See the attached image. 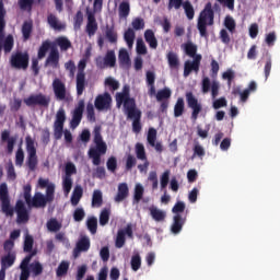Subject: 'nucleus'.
<instances>
[{
	"mask_svg": "<svg viewBox=\"0 0 280 280\" xmlns=\"http://www.w3.org/2000/svg\"><path fill=\"white\" fill-rule=\"evenodd\" d=\"M65 121H67V113L65 112V108H59L54 122V137L57 141L62 139V133L65 132Z\"/></svg>",
	"mask_w": 280,
	"mask_h": 280,
	"instance_id": "obj_9",
	"label": "nucleus"
},
{
	"mask_svg": "<svg viewBox=\"0 0 280 280\" xmlns=\"http://www.w3.org/2000/svg\"><path fill=\"white\" fill-rule=\"evenodd\" d=\"M24 253H28L25 258L20 264V280H28L30 279V261H32L33 257H36V249H34V236L26 234L24 238L23 245Z\"/></svg>",
	"mask_w": 280,
	"mask_h": 280,
	"instance_id": "obj_3",
	"label": "nucleus"
},
{
	"mask_svg": "<svg viewBox=\"0 0 280 280\" xmlns=\"http://www.w3.org/2000/svg\"><path fill=\"white\" fill-rule=\"evenodd\" d=\"M185 4L184 0H168L167 10H180Z\"/></svg>",
	"mask_w": 280,
	"mask_h": 280,
	"instance_id": "obj_61",
	"label": "nucleus"
},
{
	"mask_svg": "<svg viewBox=\"0 0 280 280\" xmlns=\"http://www.w3.org/2000/svg\"><path fill=\"white\" fill-rule=\"evenodd\" d=\"M155 97L158 102H163V100H170V97H172V90H170V88H164L163 90L158 91Z\"/></svg>",
	"mask_w": 280,
	"mask_h": 280,
	"instance_id": "obj_48",
	"label": "nucleus"
},
{
	"mask_svg": "<svg viewBox=\"0 0 280 280\" xmlns=\"http://www.w3.org/2000/svg\"><path fill=\"white\" fill-rule=\"evenodd\" d=\"M34 5V0H19L20 10H27L32 12V7Z\"/></svg>",
	"mask_w": 280,
	"mask_h": 280,
	"instance_id": "obj_64",
	"label": "nucleus"
},
{
	"mask_svg": "<svg viewBox=\"0 0 280 280\" xmlns=\"http://www.w3.org/2000/svg\"><path fill=\"white\" fill-rule=\"evenodd\" d=\"M45 67H51L52 69H60V52L58 48L52 47L45 61Z\"/></svg>",
	"mask_w": 280,
	"mask_h": 280,
	"instance_id": "obj_21",
	"label": "nucleus"
},
{
	"mask_svg": "<svg viewBox=\"0 0 280 280\" xmlns=\"http://www.w3.org/2000/svg\"><path fill=\"white\" fill-rule=\"evenodd\" d=\"M86 218V212H84V208H77L73 212L74 222H82Z\"/></svg>",
	"mask_w": 280,
	"mask_h": 280,
	"instance_id": "obj_63",
	"label": "nucleus"
},
{
	"mask_svg": "<svg viewBox=\"0 0 280 280\" xmlns=\"http://www.w3.org/2000/svg\"><path fill=\"white\" fill-rule=\"evenodd\" d=\"M184 12L188 19V21H194V16H196V11L194 10V5L189 0H186L184 4H182Z\"/></svg>",
	"mask_w": 280,
	"mask_h": 280,
	"instance_id": "obj_42",
	"label": "nucleus"
},
{
	"mask_svg": "<svg viewBox=\"0 0 280 280\" xmlns=\"http://www.w3.org/2000/svg\"><path fill=\"white\" fill-rule=\"evenodd\" d=\"M184 51L186 56H189V58H196L198 56V46L191 42H187L184 44Z\"/></svg>",
	"mask_w": 280,
	"mask_h": 280,
	"instance_id": "obj_38",
	"label": "nucleus"
},
{
	"mask_svg": "<svg viewBox=\"0 0 280 280\" xmlns=\"http://www.w3.org/2000/svg\"><path fill=\"white\" fill-rule=\"evenodd\" d=\"M94 143L96 148H91L89 150V156L92 159L93 165H102V156L108 151V145L105 143L102 137V127H95L94 131Z\"/></svg>",
	"mask_w": 280,
	"mask_h": 280,
	"instance_id": "obj_2",
	"label": "nucleus"
},
{
	"mask_svg": "<svg viewBox=\"0 0 280 280\" xmlns=\"http://www.w3.org/2000/svg\"><path fill=\"white\" fill-rule=\"evenodd\" d=\"M86 89V74H77V95L80 97Z\"/></svg>",
	"mask_w": 280,
	"mask_h": 280,
	"instance_id": "obj_34",
	"label": "nucleus"
},
{
	"mask_svg": "<svg viewBox=\"0 0 280 280\" xmlns=\"http://www.w3.org/2000/svg\"><path fill=\"white\" fill-rule=\"evenodd\" d=\"M117 106L124 104L125 110H131L132 108H137V103L135 98L130 97V86L125 85L122 89V93H118L116 95Z\"/></svg>",
	"mask_w": 280,
	"mask_h": 280,
	"instance_id": "obj_11",
	"label": "nucleus"
},
{
	"mask_svg": "<svg viewBox=\"0 0 280 280\" xmlns=\"http://www.w3.org/2000/svg\"><path fill=\"white\" fill-rule=\"evenodd\" d=\"M110 220V209L105 208L101 211L98 222L101 226H106Z\"/></svg>",
	"mask_w": 280,
	"mask_h": 280,
	"instance_id": "obj_46",
	"label": "nucleus"
},
{
	"mask_svg": "<svg viewBox=\"0 0 280 280\" xmlns=\"http://www.w3.org/2000/svg\"><path fill=\"white\" fill-rule=\"evenodd\" d=\"M156 129L154 127H150L147 133V141L151 148H154L160 154L163 152V144L161 142H156Z\"/></svg>",
	"mask_w": 280,
	"mask_h": 280,
	"instance_id": "obj_24",
	"label": "nucleus"
},
{
	"mask_svg": "<svg viewBox=\"0 0 280 280\" xmlns=\"http://www.w3.org/2000/svg\"><path fill=\"white\" fill-rule=\"evenodd\" d=\"M0 205L2 213L9 217L14 215V208L10 205V192L5 183L0 185Z\"/></svg>",
	"mask_w": 280,
	"mask_h": 280,
	"instance_id": "obj_7",
	"label": "nucleus"
},
{
	"mask_svg": "<svg viewBox=\"0 0 280 280\" xmlns=\"http://www.w3.org/2000/svg\"><path fill=\"white\" fill-rule=\"evenodd\" d=\"M126 115L128 119H132V132L139 135V132H141L142 130L141 112L137 107H135L132 109H127Z\"/></svg>",
	"mask_w": 280,
	"mask_h": 280,
	"instance_id": "obj_16",
	"label": "nucleus"
},
{
	"mask_svg": "<svg viewBox=\"0 0 280 280\" xmlns=\"http://www.w3.org/2000/svg\"><path fill=\"white\" fill-rule=\"evenodd\" d=\"M224 25L226 27V30L233 34L235 32V27H236V24H235V20L231 16V15H228L224 20Z\"/></svg>",
	"mask_w": 280,
	"mask_h": 280,
	"instance_id": "obj_60",
	"label": "nucleus"
},
{
	"mask_svg": "<svg viewBox=\"0 0 280 280\" xmlns=\"http://www.w3.org/2000/svg\"><path fill=\"white\" fill-rule=\"evenodd\" d=\"M90 248H91V238H89V236L86 235L81 236L75 244V247L73 249V255L74 257H78L80 253H88Z\"/></svg>",
	"mask_w": 280,
	"mask_h": 280,
	"instance_id": "obj_23",
	"label": "nucleus"
},
{
	"mask_svg": "<svg viewBox=\"0 0 280 280\" xmlns=\"http://www.w3.org/2000/svg\"><path fill=\"white\" fill-rule=\"evenodd\" d=\"M118 61L121 67V69H130V55L128 54V50L125 48H121L118 54Z\"/></svg>",
	"mask_w": 280,
	"mask_h": 280,
	"instance_id": "obj_29",
	"label": "nucleus"
},
{
	"mask_svg": "<svg viewBox=\"0 0 280 280\" xmlns=\"http://www.w3.org/2000/svg\"><path fill=\"white\" fill-rule=\"evenodd\" d=\"M119 19H128L130 16V2L122 1L118 7Z\"/></svg>",
	"mask_w": 280,
	"mask_h": 280,
	"instance_id": "obj_39",
	"label": "nucleus"
},
{
	"mask_svg": "<svg viewBox=\"0 0 280 280\" xmlns=\"http://www.w3.org/2000/svg\"><path fill=\"white\" fill-rule=\"evenodd\" d=\"M51 98L43 93L32 94L24 98V104L32 108L34 106H42V108H49Z\"/></svg>",
	"mask_w": 280,
	"mask_h": 280,
	"instance_id": "obj_8",
	"label": "nucleus"
},
{
	"mask_svg": "<svg viewBox=\"0 0 280 280\" xmlns=\"http://www.w3.org/2000/svg\"><path fill=\"white\" fill-rule=\"evenodd\" d=\"M104 205V197L102 190L95 189L92 195V207L100 208Z\"/></svg>",
	"mask_w": 280,
	"mask_h": 280,
	"instance_id": "obj_44",
	"label": "nucleus"
},
{
	"mask_svg": "<svg viewBox=\"0 0 280 280\" xmlns=\"http://www.w3.org/2000/svg\"><path fill=\"white\" fill-rule=\"evenodd\" d=\"M54 47H51V42L45 40L42 43L38 52H37V58L39 60H43L47 56V51L51 50Z\"/></svg>",
	"mask_w": 280,
	"mask_h": 280,
	"instance_id": "obj_41",
	"label": "nucleus"
},
{
	"mask_svg": "<svg viewBox=\"0 0 280 280\" xmlns=\"http://www.w3.org/2000/svg\"><path fill=\"white\" fill-rule=\"evenodd\" d=\"M67 272H69V261L63 260L57 267L56 276L57 277H66Z\"/></svg>",
	"mask_w": 280,
	"mask_h": 280,
	"instance_id": "obj_51",
	"label": "nucleus"
},
{
	"mask_svg": "<svg viewBox=\"0 0 280 280\" xmlns=\"http://www.w3.org/2000/svg\"><path fill=\"white\" fill-rule=\"evenodd\" d=\"M15 211L18 213V224H25L26 222H30V212H27V208H25V203L23 201H16Z\"/></svg>",
	"mask_w": 280,
	"mask_h": 280,
	"instance_id": "obj_20",
	"label": "nucleus"
},
{
	"mask_svg": "<svg viewBox=\"0 0 280 280\" xmlns=\"http://www.w3.org/2000/svg\"><path fill=\"white\" fill-rule=\"evenodd\" d=\"M211 91L212 100H215L220 94V83L218 81H212L209 77H203L201 80V92L207 94Z\"/></svg>",
	"mask_w": 280,
	"mask_h": 280,
	"instance_id": "obj_15",
	"label": "nucleus"
},
{
	"mask_svg": "<svg viewBox=\"0 0 280 280\" xmlns=\"http://www.w3.org/2000/svg\"><path fill=\"white\" fill-rule=\"evenodd\" d=\"M73 27L75 31L81 30L82 23H84V14L82 11H78L73 19Z\"/></svg>",
	"mask_w": 280,
	"mask_h": 280,
	"instance_id": "obj_55",
	"label": "nucleus"
},
{
	"mask_svg": "<svg viewBox=\"0 0 280 280\" xmlns=\"http://www.w3.org/2000/svg\"><path fill=\"white\" fill-rule=\"evenodd\" d=\"M186 102L188 108H191L192 110L190 116L192 121H197L198 116L200 115V113H202V104L198 102V98H196L192 92L186 93Z\"/></svg>",
	"mask_w": 280,
	"mask_h": 280,
	"instance_id": "obj_13",
	"label": "nucleus"
},
{
	"mask_svg": "<svg viewBox=\"0 0 280 280\" xmlns=\"http://www.w3.org/2000/svg\"><path fill=\"white\" fill-rule=\"evenodd\" d=\"M10 62L13 69H23L25 71L30 67V54L18 51L11 56Z\"/></svg>",
	"mask_w": 280,
	"mask_h": 280,
	"instance_id": "obj_12",
	"label": "nucleus"
},
{
	"mask_svg": "<svg viewBox=\"0 0 280 280\" xmlns=\"http://www.w3.org/2000/svg\"><path fill=\"white\" fill-rule=\"evenodd\" d=\"M150 215L155 222H165V218H167V213L156 207H151Z\"/></svg>",
	"mask_w": 280,
	"mask_h": 280,
	"instance_id": "obj_31",
	"label": "nucleus"
},
{
	"mask_svg": "<svg viewBox=\"0 0 280 280\" xmlns=\"http://www.w3.org/2000/svg\"><path fill=\"white\" fill-rule=\"evenodd\" d=\"M184 113H185V100L183 97H178L174 106V117H183Z\"/></svg>",
	"mask_w": 280,
	"mask_h": 280,
	"instance_id": "obj_43",
	"label": "nucleus"
},
{
	"mask_svg": "<svg viewBox=\"0 0 280 280\" xmlns=\"http://www.w3.org/2000/svg\"><path fill=\"white\" fill-rule=\"evenodd\" d=\"M126 244V234L124 230H118L115 246L116 248H124Z\"/></svg>",
	"mask_w": 280,
	"mask_h": 280,
	"instance_id": "obj_53",
	"label": "nucleus"
},
{
	"mask_svg": "<svg viewBox=\"0 0 280 280\" xmlns=\"http://www.w3.org/2000/svg\"><path fill=\"white\" fill-rule=\"evenodd\" d=\"M200 60H202L201 55H197L192 61H185L184 63V78H189L191 74V71H195V73H198L200 71Z\"/></svg>",
	"mask_w": 280,
	"mask_h": 280,
	"instance_id": "obj_19",
	"label": "nucleus"
},
{
	"mask_svg": "<svg viewBox=\"0 0 280 280\" xmlns=\"http://www.w3.org/2000/svg\"><path fill=\"white\" fill-rule=\"evenodd\" d=\"M95 65L98 69H113L117 65V56L115 50H107L105 56H98L95 59Z\"/></svg>",
	"mask_w": 280,
	"mask_h": 280,
	"instance_id": "obj_10",
	"label": "nucleus"
},
{
	"mask_svg": "<svg viewBox=\"0 0 280 280\" xmlns=\"http://www.w3.org/2000/svg\"><path fill=\"white\" fill-rule=\"evenodd\" d=\"M47 23L52 30H65V24L60 23L58 18L54 15L52 13H49L47 16Z\"/></svg>",
	"mask_w": 280,
	"mask_h": 280,
	"instance_id": "obj_37",
	"label": "nucleus"
},
{
	"mask_svg": "<svg viewBox=\"0 0 280 280\" xmlns=\"http://www.w3.org/2000/svg\"><path fill=\"white\" fill-rule=\"evenodd\" d=\"M30 268V273L32 272L33 277H40V275H43V265L39 261L32 262L28 270Z\"/></svg>",
	"mask_w": 280,
	"mask_h": 280,
	"instance_id": "obj_50",
	"label": "nucleus"
},
{
	"mask_svg": "<svg viewBox=\"0 0 280 280\" xmlns=\"http://www.w3.org/2000/svg\"><path fill=\"white\" fill-rule=\"evenodd\" d=\"M52 91L57 100L62 101L67 98V85H65L62 80L57 78L52 81Z\"/></svg>",
	"mask_w": 280,
	"mask_h": 280,
	"instance_id": "obj_22",
	"label": "nucleus"
},
{
	"mask_svg": "<svg viewBox=\"0 0 280 280\" xmlns=\"http://www.w3.org/2000/svg\"><path fill=\"white\" fill-rule=\"evenodd\" d=\"M25 161V152L23 151V148H19L15 152V165L18 167H23V163Z\"/></svg>",
	"mask_w": 280,
	"mask_h": 280,
	"instance_id": "obj_56",
	"label": "nucleus"
},
{
	"mask_svg": "<svg viewBox=\"0 0 280 280\" xmlns=\"http://www.w3.org/2000/svg\"><path fill=\"white\" fill-rule=\"evenodd\" d=\"M130 190L128 189V184L121 183L118 185V192L115 196V202H124L128 198Z\"/></svg>",
	"mask_w": 280,
	"mask_h": 280,
	"instance_id": "obj_28",
	"label": "nucleus"
},
{
	"mask_svg": "<svg viewBox=\"0 0 280 280\" xmlns=\"http://www.w3.org/2000/svg\"><path fill=\"white\" fill-rule=\"evenodd\" d=\"M257 91V82L250 81L248 86L242 92V86L237 85L232 89V95L237 97L240 95L241 102H248V97H250V93H255Z\"/></svg>",
	"mask_w": 280,
	"mask_h": 280,
	"instance_id": "obj_14",
	"label": "nucleus"
},
{
	"mask_svg": "<svg viewBox=\"0 0 280 280\" xmlns=\"http://www.w3.org/2000/svg\"><path fill=\"white\" fill-rule=\"evenodd\" d=\"M4 50V54H10L14 49V36L8 35L3 38V32L0 33V51Z\"/></svg>",
	"mask_w": 280,
	"mask_h": 280,
	"instance_id": "obj_26",
	"label": "nucleus"
},
{
	"mask_svg": "<svg viewBox=\"0 0 280 280\" xmlns=\"http://www.w3.org/2000/svg\"><path fill=\"white\" fill-rule=\"evenodd\" d=\"M1 141L7 142V154H12L16 145V137H10V131L4 130L1 132Z\"/></svg>",
	"mask_w": 280,
	"mask_h": 280,
	"instance_id": "obj_27",
	"label": "nucleus"
},
{
	"mask_svg": "<svg viewBox=\"0 0 280 280\" xmlns=\"http://www.w3.org/2000/svg\"><path fill=\"white\" fill-rule=\"evenodd\" d=\"M144 189L141 184H137L135 187L133 200L135 202H141L143 198Z\"/></svg>",
	"mask_w": 280,
	"mask_h": 280,
	"instance_id": "obj_58",
	"label": "nucleus"
},
{
	"mask_svg": "<svg viewBox=\"0 0 280 280\" xmlns=\"http://www.w3.org/2000/svg\"><path fill=\"white\" fill-rule=\"evenodd\" d=\"M141 268V256L136 254L131 257V269L137 272Z\"/></svg>",
	"mask_w": 280,
	"mask_h": 280,
	"instance_id": "obj_62",
	"label": "nucleus"
},
{
	"mask_svg": "<svg viewBox=\"0 0 280 280\" xmlns=\"http://www.w3.org/2000/svg\"><path fill=\"white\" fill-rule=\"evenodd\" d=\"M56 43L58 47H60L61 51H68V49H71V42L67 37H63V36L58 37L56 39Z\"/></svg>",
	"mask_w": 280,
	"mask_h": 280,
	"instance_id": "obj_47",
	"label": "nucleus"
},
{
	"mask_svg": "<svg viewBox=\"0 0 280 280\" xmlns=\"http://www.w3.org/2000/svg\"><path fill=\"white\" fill-rule=\"evenodd\" d=\"M144 40L148 43L150 49H156L159 47V40L156 39V35H154V31L148 28L144 32Z\"/></svg>",
	"mask_w": 280,
	"mask_h": 280,
	"instance_id": "obj_30",
	"label": "nucleus"
},
{
	"mask_svg": "<svg viewBox=\"0 0 280 280\" xmlns=\"http://www.w3.org/2000/svg\"><path fill=\"white\" fill-rule=\"evenodd\" d=\"M34 30V24L32 21H25L22 25V36L24 40H30L32 36V31Z\"/></svg>",
	"mask_w": 280,
	"mask_h": 280,
	"instance_id": "obj_40",
	"label": "nucleus"
},
{
	"mask_svg": "<svg viewBox=\"0 0 280 280\" xmlns=\"http://www.w3.org/2000/svg\"><path fill=\"white\" fill-rule=\"evenodd\" d=\"M86 226L88 230L92 235H95L97 233V218L91 217L86 220Z\"/></svg>",
	"mask_w": 280,
	"mask_h": 280,
	"instance_id": "obj_52",
	"label": "nucleus"
},
{
	"mask_svg": "<svg viewBox=\"0 0 280 280\" xmlns=\"http://www.w3.org/2000/svg\"><path fill=\"white\" fill-rule=\"evenodd\" d=\"M105 37L107 38L108 43H117V31H115V27L107 26L105 31Z\"/></svg>",
	"mask_w": 280,
	"mask_h": 280,
	"instance_id": "obj_49",
	"label": "nucleus"
},
{
	"mask_svg": "<svg viewBox=\"0 0 280 280\" xmlns=\"http://www.w3.org/2000/svg\"><path fill=\"white\" fill-rule=\"evenodd\" d=\"M86 34L91 36H95L97 32V20L95 19V13L88 11V24L85 27Z\"/></svg>",
	"mask_w": 280,
	"mask_h": 280,
	"instance_id": "obj_25",
	"label": "nucleus"
},
{
	"mask_svg": "<svg viewBox=\"0 0 280 280\" xmlns=\"http://www.w3.org/2000/svg\"><path fill=\"white\" fill-rule=\"evenodd\" d=\"M84 194V190L82 189V186L78 185L74 187L70 202L72 207H78L80 205V200H82V196Z\"/></svg>",
	"mask_w": 280,
	"mask_h": 280,
	"instance_id": "obj_32",
	"label": "nucleus"
},
{
	"mask_svg": "<svg viewBox=\"0 0 280 280\" xmlns=\"http://www.w3.org/2000/svg\"><path fill=\"white\" fill-rule=\"evenodd\" d=\"M25 143L27 152L26 165L31 172H35L38 165V155H36V144L34 142V139H32L30 136L25 138Z\"/></svg>",
	"mask_w": 280,
	"mask_h": 280,
	"instance_id": "obj_6",
	"label": "nucleus"
},
{
	"mask_svg": "<svg viewBox=\"0 0 280 280\" xmlns=\"http://www.w3.org/2000/svg\"><path fill=\"white\" fill-rule=\"evenodd\" d=\"M106 167L108 172H110L112 174H115V172H117V158L115 156L108 158L106 162Z\"/></svg>",
	"mask_w": 280,
	"mask_h": 280,
	"instance_id": "obj_59",
	"label": "nucleus"
},
{
	"mask_svg": "<svg viewBox=\"0 0 280 280\" xmlns=\"http://www.w3.org/2000/svg\"><path fill=\"white\" fill-rule=\"evenodd\" d=\"M14 261H16V254L9 253L1 258V268L8 270V268H12V266H14Z\"/></svg>",
	"mask_w": 280,
	"mask_h": 280,
	"instance_id": "obj_33",
	"label": "nucleus"
},
{
	"mask_svg": "<svg viewBox=\"0 0 280 280\" xmlns=\"http://www.w3.org/2000/svg\"><path fill=\"white\" fill-rule=\"evenodd\" d=\"M113 104V97L108 92L104 94H98L94 101V106L96 110H110V105Z\"/></svg>",
	"mask_w": 280,
	"mask_h": 280,
	"instance_id": "obj_17",
	"label": "nucleus"
},
{
	"mask_svg": "<svg viewBox=\"0 0 280 280\" xmlns=\"http://www.w3.org/2000/svg\"><path fill=\"white\" fill-rule=\"evenodd\" d=\"M24 191V200L30 208L34 209H45L48 203H51V201L55 198L56 194V186H48V189L46 190V196L43 195V192H35L32 198V185L26 184L23 187Z\"/></svg>",
	"mask_w": 280,
	"mask_h": 280,
	"instance_id": "obj_1",
	"label": "nucleus"
},
{
	"mask_svg": "<svg viewBox=\"0 0 280 280\" xmlns=\"http://www.w3.org/2000/svg\"><path fill=\"white\" fill-rule=\"evenodd\" d=\"M84 115V100L78 102L74 110L72 112V119L70 121L71 128H78L82 122V117Z\"/></svg>",
	"mask_w": 280,
	"mask_h": 280,
	"instance_id": "obj_18",
	"label": "nucleus"
},
{
	"mask_svg": "<svg viewBox=\"0 0 280 280\" xmlns=\"http://www.w3.org/2000/svg\"><path fill=\"white\" fill-rule=\"evenodd\" d=\"M46 226L50 233H58L62 229V223L58 222V219H50L47 221Z\"/></svg>",
	"mask_w": 280,
	"mask_h": 280,
	"instance_id": "obj_45",
	"label": "nucleus"
},
{
	"mask_svg": "<svg viewBox=\"0 0 280 280\" xmlns=\"http://www.w3.org/2000/svg\"><path fill=\"white\" fill-rule=\"evenodd\" d=\"M185 212V202L177 201L174 207L172 208V213L175 215L173 217V224L171 225V231L174 235H178L180 231H183V226H185V222H187V217H183Z\"/></svg>",
	"mask_w": 280,
	"mask_h": 280,
	"instance_id": "obj_5",
	"label": "nucleus"
},
{
	"mask_svg": "<svg viewBox=\"0 0 280 280\" xmlns=\"http://www.w3.org/2000/svg\"><path fill=\"white\" fill-rule=\"evenodd\" d=\"M132 30L139 32L145 28V21L142 18H135L131 22Z\"/></svg>",
	"mask_w": 280,
	"mask_h": 280,
	"instance_id": "obj_57",
	"label": "nucleus"
},
{
	"mask_svg": "<svg viewBox=\"0 0 280 280\" xmlns=\"http://www.w3.org/2000/svg\"><path fill=\"white\" fill-rule=\"evenodd\" d=\"M136 155L139 161H148V155H145V147L139 142L136 144Z\"/></svg>",
	"mask_w": 280,
	"mask_h": 280,
	"instance_id": "obj_54",
	"label": "nucleus"
},
{
	"mask_svg": "<svg viewBox=\"0 0 280 280\" xmlns=\"http://www.w3.org/2000/svg\"><path fill=\"white\" fill-rule=\"evenodd\" d=\"M215 12L213 11V5L211 2L206 3L203 10L200 12L197 28L201 38H208L209 33H207V25L211 26L214 23Z\"/></svg>",
	"mask_w": 280,
	"mask_h": 280,
	"instance_id": "obj_4",
	"label": "nucleus"
},
{
	"mask_svg": "<svg viewBox=\"0 0 280 280\" xmlns=\"http://www.w3.org/2000/svg\"><path fill=\"white\" fill-rule=\"evenodd\" d=\"M135 38H137V34L135 33L133 28H128L125 31L124 33V40L125 43H127V47L129 49H132L133 45H135Z\"/></svg>",
	"mask_w": 280,
	"mask_h": 280,
	"instance_id": "obj_35",
	"label": "nucleus"
},
{
	"mask_svg": "<svg viewBox=\"0 0 280 280\" xmlns=\"http://www.w3.org/2000/svg\"><path fill=\"white\" fill-rule=\"evenodd\" d=\"M170 69H178L180 67V60L178 55L174 51H170L166 55Z\"/></svg>",
	"mask_w": 280,
	"mask_h": 280,
	"instance_id": "obj_36",
	"label": "nucleus"
}]
</instances>
